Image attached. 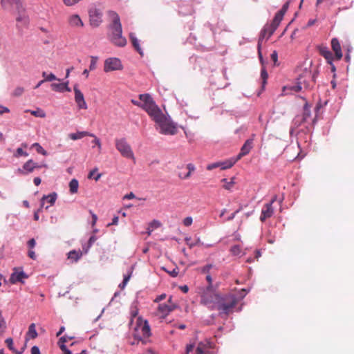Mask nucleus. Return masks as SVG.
<instances>
[{
    "mask_svg": "<svg viewBox=\"0 0 354 354\" xmlns=\"http://www.w3.org/2000/svg\"><path fill=\"white\" fill-rule=\"evenodd\" d=\"M150 111L151 113L149 116L155 122L156 129L160 133L171 136L176 134L178 131L176 124L169 116H166L158 106Z\"/></svg>",
    "mask_w": 354,
    "mask_h": 354,
    "instance_id": "1",
    "label": "nucleus"
},
{
    "mask_svg": "<svg viewBox=\"0 0 354 354\" xmlns=\"http://www.w3.org/2000/svg\"><path fill=\"white\" fill-rule=\"evenodd\" d=\"M108 16L111 20L109 25L110 41L117 46L124 47L127 44V39L122 35V29L119 15L115 11L110 10L108 12Z\"/></svg>",
    "mask_w": 354,
    "mask_h": 354,
    "instance_id": "2",
    "label": "nucleus"
},
{
    "mask_svg": "<svg viewBox=\"0 0 354 354\" xmlns=\"http://www.w3.org/2000/svg\"><path fill=\"white\" fill-rule=\"evenodd\" d=\"M140 102L136 100H131V103L144 109L149 115L151 112V109L153 110L157 106L151 96L148 94L139 95Z\"/></svg>",
    "mask_w": 354,
    "mask_h": 354,
    "instance_id": "3",
    "label": "nucleus"
},
{
    "mask_svg": "<svg viewBox=\"0 0 354 354\" xmlns=\"http://www.w3.org/2000/svg\"><path fill=\"white\" fill-rule=\"evenodd\" d=\"M115 145L117 150L123 157L132 160L135 159L132 149L126 139L117 138L115 140Z\"/></svg>",
    "mask_w": 354,
    "mask_h": 354,
    "instance_id": "4",
    "label": "nucleus"
},
{
    "mask_svg": "<svg viewBox=\"0 0 354 354\" xmlns=\"http://www.w3.org/2000/svg\"><path fill=\"white\" fill-rule=\"evenodd\" d=\"M236 303V297L234 295H228L225 297L224 301L218 304V310L222 313L228 315Z\"/></svg>",
    "mask_w": 354,
    "mask_h": 354,
    "instance_id": "5",
    "label": "nucleus"
},
{
    "mask_svg": "<svg viewBox=\"0 0 354 354\" xmlns=\"http://www.w3.org/2000/svg\"><path fill=\"white\" fill-rule=\"evenodd\" d=\"M317 71L312 73L310 71L306 69L302 74L299 75L297 80L299 84L304 85L305 88H308L312 87L315 82V77Z\"/></svg>",
    "mask_w": 354,
    "mask_h": 354,
    "instance_id": "6",
    "label": "nucleus"
},
{
    "mask_svg": "<svg viewBox=\"0 0 354 354\" xmlns=\"http://www.w3.org/2000/svg\"><path fill=\"white\" fill-rule=\"evenodd\" d=\"M89 22L91 26L98 27L102 22V12L96 8H91L89 12Z\"/></svg>",
    "mask_w": 354,
    "mask_h": 354,
    "instance_id": "7",
    "label": "nucleus"
},
{
    "mask_svg": "<svg viewBox=\"0 0 354 354\" xmlns=\"http://www.w3.org/2000/svg\"><path fill=\"white\" fill-rule=\"evenodd\" d=\"M122 66L118 58L111 57L104 61V71L107 73L109 71L122 69Z\"/></svg>",
    "mask_w": 354,
    "mask_h": 354,
    "instance_id": "8",
    "label": "nucleus"
},
{
    "mask_svg": "<svg viewBox=\"0 0 354 354\" xmlns=\"http://www.w3.org/2000/svg\"><path fill=\"white\" fill-rule=\"evenodd\" d=\"M43 167H46V165H39L35 162L32 160H29L25 162L22 169H18L17 172L21 175H26L28 173H31L35 169H41Z\"/></svg>",
    "mask_w": 354,
    "mask_h": 354,
    "instance_id": "9",
    "label": "nucleus"
},
{
    "mask_svg": "<svg viewBox=\"0 0 354 354\" xmlns=\"http://www.w3.org/2000/svg\"><path fill=\"white\" fill-rule=\"evenodd\" d=\"M73 91L75 93V101L77 104V106L79 109H87L88 106L84 100V97L81 91L78 88L77 85H75L73 87Z\"/></svg>",
    "mask_w": 354,
    "mask_h": 354,
    "instance_id": "10",
    "label": "nucleus"
},
{
    "mask_svg": "<svg viewBox=\"0 0 354 354\" xmlns=\"http://www.w3.org/2000/svg\"><path fill=\"white\" fill-rule=\"evenodd\" d=\"M255 135L252 134V137L248 139L241 149L240 153L238 154L236 160H240L242 157L248 154L250 150L253 148V141Z\"/></svg>",
    "mask_w": 354,
    "mask_h": 354,
    "instance_id": "11",
    "label": "nucleus"
},
{
    "mask_svg": "<svg viewBox=\"0 0 354 354\" xmlns=\"http://www.w3.org/2000/svg\"><path fill=\"white\" fill-rule=\"evenodd\" d=\"M67 24L73 28H81L84 26L83 21L77 14L69 15L67 18Z\"/></svg>",
    "mask_w": 354,
    "mask_h": 354,
    "instance_id": "12",
    "label": "nucleus"
},
{
    "mask_svg": "<svg viewBox=\"0 0 354 354\" xmlns=\"http://www.w3.org/2000/svg\"><path fill=\"white\" fill-rule=\"evenodd\" d=\"M177 306L175 304H160L158 307V315L161 319H165L171 311H173Z\"/></svg>",
    "mask_w": 354,
    "mask_h": 354,
    "instance_id": "13",
    "label": "nucleus"
},
{
    "mask_svg": "<svg viewBox=\"0 0 354 354\" xmlns=\"http://www.w3.org/2000/svg\"><path fill=\"white\" fill-rule=\"evenodd\" d=\"M207 290L206 292H204L201 296V304L207 306L208 308L213 309L214 308V301L215 299H217L218 295L214 294L212 292H209Z\"/></svg>",
    "mask_w": 354,
    "mask_h": 354,
    "instance_id": "14",
    "label": "nucleus"
},
{
    "mask_svg": "<svg viewBox=\"0 0 354 354\" xmlns=\"http://www.w3.org/2000/svg\"><path fill=\"white\" fill-rule=\"evenodd\" d=\"M26 278H28V275L24 272L19 271L18 268H15L9 280L12 284H15L17 282L24 283L23 279Z\"/></svg>",
    "mask_w": 354,
    "mask_h": 354,
    "instance_id": "15",
    "label": "nucleus"
},
{
    "mask_svg": "<svg viewBox=\"0 0 354 354\" xmlns=\"http://www.w3.org/2000/svg\"><path fill=\"white\" fill-rule=\"evenodd\" d=\"M274 214V208L271 206V203H266L263 205L261 214L260 216V221L263 222L267 218H270Z\"/></svg>",
    "mask_w": 354,
    "mask_h": 354,
    "instance_id": "16",
    "label": "nucleus"
},
{
    "mask_svg": "<svg viewBox=\"0 0 354 354\" xmlns=\"http://www.w3.org/2000/svg\"><path fill=\"white\" fill-rule=\"evenodd\" d=\"M138 333L141 334L142 338H147L151 335V329L147 321L140 323L136 328Z\"/></svg>",
    "mask_w": 354,
    "mask_h": 354,
    "instance_id": "17",
    "label": "nucleus"
},
{
    "mask_svg": "<svg viewBox=\"0 0 354 354\" xmlns=\"http://www.w3.org/2000/svg\"><path fill=\"white\" fill-rule=\"evenodd\" d=\"M318 50L319 54L324 57L328 64H331L333 61L334 57L332 52L328 49L327 46H319Z\"/></svg>",
    "mask_w": 354,
    "mask_h": 354,
    "instance_id": "18",
    "label": "nucleus"
},
{
    "mask_svg": "<svg viewBox=\"0 0 354 354\" xmlns=\"http://www.w3.org/2000/svg\"><path fill=\"white\" fill-rule=\"evenodd\" d=\"M331 47L333 50L335 52V58L337 60H339L342 57V53L341 49V46L339 40L337 38H333L331 40Z\"/></svg>",
    "mask_w": 354,
    "mask_h": 354,
    "instance_id": "19",
    "label": "nucleus"
},
{
    "mask_svg": "<svg viewBox=\"0 0 354 354\" xmlns=\"http://www.w3.org/2000/svg\"><path fill=\"white\" fill-rule=\"evenodd\" d=\"M284 15L282 13L277 12L271 23V28L270 31V35H272L274 31L277 30V27L279 26L281 21L283 18Z\"/></svg>",
    "mask_w": 354,
    "mask_h": 354,
    "instance_id": "20",
    "label": "nucleus"
},
{
    "mask_svg": "<svg viewBox=\"0 0 354 354\" xmlns=\"http://www.w3.org/2000/svg\"><path fill=\"white\" fill-rule=\"evenodd\" d=\"M82 256V252L81 250H71L68 253V259L72 263L77 262Z\"/></svg>",
    "mask_w": 354,
    "mask_h": 354,
    "instance_id": "21",
    "label": "nucleus"
},
{
    "mask_svg": "<svg viewBox=\"0 0 354 354\" xmlns=\"http://www.w3.org/2000/svg\"><path fill=\"white\" fill-rule=\"evenodd\" d=\"M85 136H94V134L88 131H78L68 134V138L73 140L81 139Z\"/></svg>",
    "mask_w": 354,
    "mask_h": 354,
    "instance_id": "22",
    "label": "nucleus"
},
{
    "mask_svg": "<svg viewBox=\"0 0 354 354\" xmlns=\"http://www.w3.org/2000/svg\"><path fill=\"white\" fill-rule=\"evenodd\" d=\"M0 3L3 10H9L13 5L18 6L20 0H1Z\"/></svg>",
    "mask_w": 354,
    "mask_h": 354,
    "instance_id": "23",
    "label": "nucleus"
},
{
    "mask_svg": "<svg viewBox=\"0 0 354 354\" xmlns=\"http://www.w3.org/2000/svg\"><path fill=\"white\" fill-rule=\"evenodd\" d=\"M130 39L131 41L132 45L134 48L138 52L140 55H143V52L142 48L140 46L139 41L138 39L135 37L133 33H130L129 35Z\"/></svg>",
    "mask_w": 354,
    "mask_h": 354,
    "instance_id": "24",
    "label": "nucleus"
},
{
    "mask_svg": "<svg viewBox=\"0 0 354 354\" xmlns=\"http://www.w3.org/2000/svg\"><path fill=\"white\" fill-rule=\"evenodd\" d=\"M17 26L19 27L26 26L29 23V19L25 14H20L16 19Z\"/></svg>",
    "mask_w": 354,
    "mask_h": 354,
    "instance_id": "25",
    "label": "nucleus"
},
{
    "mask_svg": "<svg viewBox=\"0 0 354 354\" xmlns=\"http://www.w3.org/2000/svg\"><path fill=\"white\" fill-rule=\"evenodd\" d=\"M57 199V194L53 192L47 196H44L41 198V205H44V201H47L50 205H53Z\"/></svg>",
    "mask_w": 354,
    "mask_h": 354,
    "instance_id": "26",
    "label": "nucleus"
},
{
    "mask_svg": "<svg viewBox=\"0 0 354 354\" xmlns=\"http://www.w3.org/2000/svg\"><path fill=\"white\" fill-rule=\"evenodd\" d=\"M311 116V113L310 110V106L307 103L305 104L304 106V113L302 116V120L301 121V123L306 122L308 119L310 118Z\"/></svg>",
    "mask_w": 354,
    "mask_h": 354,
    "instance_id": "27",
    "label": "nucleus"
},
{
    "mask_svg": "<svg viewBox=\"0 0 354 354\" xmlns=\"http://www.w3.org/2000/svg\"><path fill=\"white\" fill-rule=\"evenodd\" d=\"M7 329L6 322L3 317L2 311L0 310V337L3 336Z\"/></svg>",
    "mask_w": 354,
    "mask_h": 354,
    "instance_id": "28",
    "label": "nucleus"
},
{
    "mask_svg": "<svg viewBox=\"0 0 354 354\" xmlns=\"http://www.w3.org/2000/svg\"><path fill=\"white\" fill-rule=\"evenodd\" d=\"M66 342V337H62L59 341V348L64 353V354H71V351L68 350L66 346L64 344Z\"/></svg>",
    "mask_w": 354,
    "mask_h": 354,
    "instance_id": "29",
    "label": "nucleus"
},
{
    "mask_svg": "<svg viewBox=\"0 0 354 354\" xmlns=\"http://www.w3.org/2000/svg\"><path fill=\"white\" fill-rule=\"evenodd\" d=\"M221 182L224 183L223 187L226 190H231L235 184L234 178H232L230 181H227L226 178H223L221 180Z\"/></svg>",
    "mask_w": 354,
    "mask_h": 354,
    "instance_id": "30",
    "label": "nucleus"
},
{
    "mask_svg": "<svg viewBox=\"0 0 354 354\" xmlns=\"http://www.w3.org/2000/svg\"><path fill=\"white\" fill-rule=\"evenodd\" d=\"M79 187V183L76 179H72L69 183V189L71 194H75L77 192Z\"/></svg>",
    "mask_w": 354,
    "mask_h": 354,
    "instance_id": "31",
    "label": "nucleus"
},
{
    "mask_svg": "<svg viewBox=\"0 0 354 354\" xmlns=\"http://www.w3.org/2000/svg\"><path fill=\"white\" fill-rule=\"evenodd\" d=\"M26 335L30 337L32 339H35L37 337V333L35 329V324H31L29 326L28 330Z\"/></svg>",
    "mask_w": 354,
    "mask_h": 354,
    "instance_id": "32",
    "label": "nucleus"
},
{
    "mask_svg": "<svg viewBox=\"0 0 354 354\" xmlns=\"http://www.w3.org/2000/svg\"><path fill=\"white\" fill-rule=\"evenodd\" d=\"M189 241H191V237H186L185 239V241L186 244L189 247V248H192L196 245H203V243H201L200 238H196L194 241V243H189Z\"/></svg>",
    "mask_w": 354,
    "mask_h": 354,
    "instance_id": "33",
    "label": "nucleus"
},
{
    "mask_svg": "<svg viewBox=\"0 0 354 354\" xmlns=\"http://www.w3.org/2000/svg\"><path fill=\"white\" fill-rule=\"evenodd\" d=\"M236 161L237 160L235 159L234 160H230L226 162H220V164L221 165L220 167H221L222 169H230L235 164Z\"/></svg>",
    "mask_w": 354,
    "mask_h": 354,
    "instance_id": "34",
    "label": "nucleus"
},
{
    "mask_svg": "<svg viewBox=\"0 0 354 354\" xmlns=\"http://www.w3.org/2000/svg\"><path fill=\"white\" fill-rule=\"evenodd\" d=\"M195 354H207L206 346L203 343H199L196 348Z\"/></svg>",
    "mask_w": 354,
    "mask_h": 354,
    "instance_id": "35",
    "label": "nucleus"
},
{
    "mask_svg": "<svg viewBox=\"0 0 354 354\" xmlns=\"http://www.w3.org/2000/svg\"><path fill=\"white\" fill-rule=\"evenodd\" d=\"M26 112H30L31 115L39 117V118H44L46 116V113L44 111L38 109L36 111H30V110H26Z\"/></svg>",
    "mask_w": 354,
    "mask_h": 354,
    "instance_id": "36",
    "label": "nucleus"
},
{
    "mask_svg": "<svg viewBox=\"0 0 354 354\" xmlns=\"http://www.w3.org/2000/svg\"><path fill=\"white\" fill-rule=\"evenodd\" d=\"M301 88H302V86L298 82L296 86H291V87L284 86L283 87V92H286V94L288 93V92H286V91H288V90H292V91H294L295 92H299V91H300L301 90Z\"/></svg>",
    "mask_w": 354,
    "mask_h": 354,
    "instance_id": "37",
    "label": "nucleus"
},
{
    "mask_svg": "<svg viewBox=\"0 0 354 354\" xmlns=\"http://www.w3.org/2000/svg\"><path fill=\"white\" fill-rule=\"evenodd\" d=\"M42 77H44L45 82H51L57 80L53 73L47 74L46 72L42 73Z\"/></svg>",
    "mask_w": 354,
    "mask_h": 354,
    "instance_id": "38",
    "label": "nucleus"
},
{
    "mask_svg": "<svg viewBox=\"0 0 354 354\" xmlns=\"http://www.w3.org/2000/svg\"><path fill=\"white\" fill-rule=\"evenodd\" d=\"M32 147L35 148L37 153H41L42 155L46 156L47 154V152L46 150L44 149V148L39 144V143H34L32 145Z\"/></svg>",
    "mask_w": 354,
    "mask_h": 354,
    "instance_id": "39",
    "label": "nucleus"
},
{
    "mask_svg": "<svg viewBox=\"0 0 354 354\" xmlns=\"http://www.w3.org/2000/svg\"><path fill=\"white\" fill-rule=\"evenodd\" d=\"M52 90L57 92H64L62 83H53L51 84Z\"/></svg>",
    "mask_w": 354,
    "mask_h": 354,
    "instance_id": "40",
    "label": "nucleus"
},
{
    "mask_svg": "<svg viewBox=\"0 0 354 354\" xmlns=\"http://www.w3.org/2000/svg\"><path fill=\"white\" fill-rule=\"evenodd\" d=\"M230 252H232V254L233 255H235V256L239 255L241 252V248L239 245H236L231 248Z\"/></svg>",
    "mask_w": 354,
    "mask_h": 354,
    "instance_id": "41",
    "label": "nucleus"
},
{
    "mask_svg": "<svg viewBox=\"0 0 354 354\" xmlns=\"http://www.w3.org/2000/svg\"><path fill=\"white\" fill-rule=\"evenodd\" d=\"M28 154L26 151H24L21 148H18L16 150V153L14 154V156L18 158L19 156H28Z\"/></svg>",
    "mask_w": 354,
    "mask_h": 354,
    "instance_id": "42",
    "label": "nucleus"
},
{
    "mask_svg": "<svg viewBox=\"0 0 354 354\" xmlns=\"http://www.w3.org/2000/svg\"><path fill=\"white\" fill-rule=\"evenodd\" d=\"M24 91V88L19 86L13 91L12 95L14 96L19 97L23 94Z\"/></svg>",
    "mask_w": 354,
    "mask_h": 354,
    "instance_id": "43",
    "label": "nucleus"
},
{
    "mask_svg": "<svg viewBox=\"0 0 354 354\" xmlns=\"http://www.w3.org/2000/svg\"><path fill=\"white\" fill-rule=\"evenodd\" d=\"M213 267L212 264H207L205 266H203V268H201V271L203 274H209V270L212 269V268Z\"/></svg>",
    "mask_w": 354,
    "mask_h": 354,
    "instance_id": "44",
    "label": "nucleus"
},
{
    "mask_svg": "<svg viewBox=\"0 0 354 354\" xmlns=\"http://www.w3.org/2000/svg\"><path fill=\"white\" fill-rule=\"evenodd\" d=\"M5 342L10 350L15 351V348L13 347V339L11 337L7 338Z\"/></svg>",
    "mask_w": 354,
    "mask_h": 354,
    "instance_id": "45",
    "label": "nucleus"
},
{
    "mask_svg": "<svg viewBox=\"0 0 354 354\" xmlns=\"http://www.w3.org/2000/svg\"><path fill=\"white\" fill-rule=\"evenodd\" d=\"M161 223L157 220H153L149 224V227H150L152 230L156 229L159 227Z\"/></svg>",
    "mask_w": 354,
    "mask_h": 354,
    "instance_id": "46",
    "label": "nucleus"
},
{
    "mask_svg": "<svg viewBox=\"0 0 354 354\" xmlns=\"http://www.w3.org/2000/svg\"><path fill=\"white\" fill-rule=\"evenodd\" d=\"M261 76L263 80L262 84L263 86L266 84V81L268 77V73L265 69H262Z\"/></svg>",
    "mask_w": 354,
    "mask_h": 354,
    "instance_id": "47",
    "label": "nucleus"
},
{
    "mask_svg": "<svg viewBox=\"0 0 354 354\" xmlns=\"http://www.w3.org/2000/svg\"><path fill=\"white\" fill-rule=\"evenodd\" d=\"M64 4L67 6H72L80 1V0H63Z\"/></svg>",
    "mask_w": 354,
    "mask_h": 354,
    "instance_id": "48",
    "label": "nucleus"
},
{
    "mask_svg": "<svg viewBox=\"0 0 354 354\" xmlns=\"http://www.w3.org/2000/svg\"><path fill=\"white\" fill-rule=\"evenodd\" d=\"M221 165L220 164V162H214V163L208 165L207 166V169L210 171V170H212V169H216L217 167H220Z\"/></svg>",
    "mask_w": 354,
    "mask_h": 354,
    "instance_id": "49",
    "label": "nucleus"
},
{
    "mask_svg": "<svg viewBox=\"0 0 354 354\" xmlns=\"http://www.w3.org/2000/svg\"><path fill=\"white\" fill-rule=\"evenodd\" d=\"M96 237L95 236H91L88 241V247L84 250L85 253H87L88 248L93 244V243L96 241Z\"/></svg>",
    "mask_w": 354,
    "mask_h": 354,
    "instance_id": "50",
    "label": "nucleus"
},
{
    "mask_svg": "<svg viewBox=\"0 0 354 354\" xmlns=\"http://www.w3.org/2000/svg\"><path fill=\"white\" fill-rule=\"evenodd\" d=\"M94 139L92 141L93 143H94L95 145H96L99 149V151L101 150V148H102V145H101V142L100 140V139L98 138H97L95 135L94 136H92Z\"/></svg>",
    "mask_w": 354,
    "mask_h": 354,
    "instance_id": "51",
    "label": "nucleus"
},
{
    "mask_svg": "<svg viewBox=\"0 0 354 354\" xmlns=\"http://www.w3.org/2000/svg\"><path fill=\"white\" fill-rule=\"evenodd\" d=\"M97 57H91V61L90 64L89 68L90 70H94L96 67Z\"/></svg>",
    "mask_w": 354,
    "mask_h": 354,
    "instance_id": "52",
    "label": "nucleus"
},
{
    "mask_svg": "<svg viewBox=\"0 0 354 354\" xmlns=\"http://www.w3.org/2000/svg\"><path fill=\"white\" fill-rule=\"evenodd\" d=\"M192 218L190 216L186 217L184 218L183 223L185 226H190L192 224Z\"/></svg>",
    "mask_w": 354,
    "mask_h": 354,
    "instance_id": "53",
    "label": "nucleus"
},
{
    "mask_svg": "<svg viewBox=\"0 0 354 354\" xmlns=\"http://www.w3.org/2000/svg\"><path fill=\"white\" fill-rule=\"evenodd\" d=\"M206 280L208 282L209 285H208V287L207 288V290H211L212 288V277L209 274H207L206 276Z\"/></svg>",
    "mask_w": 354,
    "mask_h": 354,
    "instance_id": "54",
    "label": "nucleus"
},
{
    "mask_svg": "<svg viewBox=\"0 0 354 354\" xmlns=\"http://www.w3.org/2000/svg\"><path fill=\"white\" fill-rule=\"evenodd\" d=\"M268 28H263L262 30H261V36H260V39H259V43L260 42V41L263 39L266 36L268 37ZM260 48V44H259V48Z\"/></svg>",
    "mask_w": 354,
    "mask_h": 354,
    "instance_id": "55",
    "label": "nucleus"
},
{
    "mask_svg": "<svg viewBox=\"0 0 354 354\" xmlns=\"http://www.w3.org/2000/svg\"><path fill=\"white\" fill-rule=\"evenodd\" d=\"M241 210V207L238 209L236 211H235L234 213H232L230 216L227 217L226 219L227 221H230L233 220L237 213H239Z\"/></svg>",
    "mask_w": 354,
    "mask_h": 354,
    "instance_id": "56",
    "label": "nucleus"
},
{
    "mask_svg": "<svg viewBox=\"0 0 354 354\" xmlns=\"http://www.w3.org/2000/svg\"><path fill=\"white\" fill-rule=\"evenodd\" d=\"M289 6V3L286 2L281 8V9L279 11V12L285 15Z\"/></svg>",
    "mask_w": 354,
    "mask_h": 354,
    "instance_id": "57",
    "label": "nucleus"
},
{
    "mask_svg": "<svg viewBox=\"0 0 354 354\" xmlns=\"http://www.w3.org/2000/svg\"><path fill=\"white\" fill-rule=\"evenodd\" d=\"M36 245V241L34 239H31L28 241V246L30 248H33Z\"/></svg>",
    "mask_w": 354,
    "mask_h": 354,
    "instance_id": "58",
    "label": "nucleus"
},
{
    "mask_svg": "<svg viewBox=\"0 0 354 354\" xmlns=\"http://www.w3.org/2000/svg\"><path fill=\"white\" fill-rule=\"evenodd\" d=\"M271 59L274 62V64L277 63V60H278V55H277V53L276 51H274L272 54H271Z\"/></svg>",
    "mask_w": 354,
    "mask_h": 354,
    "instance_id": "59",
    "label": "nucleus"
},
{
    "mask_svg": "<svg viewBox=\"0 0 354 354\" xmlns=\"http://www.w3.org/2000/svg\"><path fill=\"white\" fill-rule=\"evenodd\" d=\"M194 344H188L186 347V353L185 354H189L190 352H192L194 351Z\"/></svg>",
    "mask_w": 354,
    "mask_h": 354,
    "instance_id": "60",
    "label": "nucleus"
},
{
    "mask_svg": "<svg viewBox=\"0 0 354 354\" xmlns=\"http://www.w3.org/2000/svg\"><path fill=\"white\" fill-rule=\"evenodd\" d=\"M31 354H40L39 348L37 346H34L31 348Z\"/></svg>",
    "mask_w": 354,
    "mask_h": 354,
    "instance_id": "61",
    "label": "nucleus"
},
{
    "mask_svg": "<svg viewBox=\"0 0 354 354\" xmlns=\"http://www.w3.org/2000/svg\"><path fill=\"white\" fill-rule=\"evenodd\" d=\"M166 298V294H162L159 296H158L155 300L154 302H160V301L165 299Z\"/></svg>",
    "mask_w": 354,
    "mask_h": 354,
    "instance_id": "62",
    "label": "nucleus"
},
{
    "mask_svg": "<svg viewBox=\"0 0 354 354\" xmlns=\"http://www.w3.org/2000/svg\"><path fill=\"white\" fill-rule=\"evenodd\" d=\"M9 112H10V110L8 108L0 105V114L1 115L5 113H9Z\"/></svg>",
    "mask_w": 354,
    "mask_h": 354,
    "instance_id": "63",
    "label": "nucleus"
},
{
    "mask_svg": "<svg viewBox=\"0 0 354 354\" xmlns=\"http://www.w3.org/2000/svg\"><path fill=\"white\" fill-rule=\"evenodd\" d=\"M90 213L92 216V225H94L96 222H97V216L95 214H94L92 211H90Z\"/></svg>",
    "mask_w": 354,
    "mask_h": 354,
    "instance_id": "64",
    "label": "nucleus"
}]
</instances>
